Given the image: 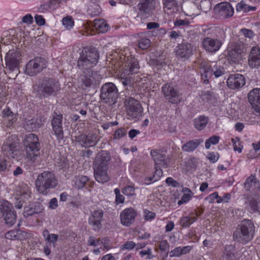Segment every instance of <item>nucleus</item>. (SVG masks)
Wrapping results in <instances>:
<instances>
[{
    "mask_svg": "<svg viewBox=\"0 0 260 260\" xmlns=\"http://www.w3.org/2000/svg\"><path fill=\"white\" fill-rule=\"evenodd\" d=\"M104 211L102 209L94 210L90 212L88 222L94 231H99L102 228Z\"/></svg>",
    "mask_w": 260,
    "mask_h": 260,
    "instance_id": "f8f14e48",
    "label": "nucleus"
},
{
    "mask_svg": "<svg viewBox=\"0 0 260 260\" xmlns=\"http://www.w3.org/2000/svg\"><path fill=\"white\" fill-rule=\"evenodd\" d=\"M150 155L154 160L155 166L159 168H167L169 166L170 159L168 157L160 150L153 149Z\"/></svg>",
    "mask_w": 260,
    "mask_h": 260,
    "instance_id": "2eb2a0df",
    "label": "nucleus"
},
{
    "mask_svg": "<svg viewBox=\"0 0 260 260\" xmlns=\"http://www.w3.org/2000/svg\"><path fill=\"white\" fill-rule=\"evenodd\" d=\"M111 159L110 153L107 151L102 150L97 154L93 162V168H108V164Z\"/></svg>",
    "mask_w": 260,
    "mask_h": 260,
    "instance_id": "412c9836",
    "label": "nucleus"
},
{
    "mask_svg": "<svg viewBox=\"0 0 260 260\" xmlns=\"http://www.w3.org/2000/svg\"><path fill=\"white\" fill-rule=\"evenodd\" d=\"M206 157L211 163H215L219 159V155L217 152H211L208 154Z\"/></svg>",
    "mask_w": 260,
    "mask_h": 260,
    "instance_id": "6e6d98bb",
    "label": "nucleus"
},
{
    "mask_svg": "<svg viewBox=\"0 0 260 260\" xmlns=\"http://www.w3.org/2000/svg\"><path fill=\"white\" fill-rule=\"evenodd\" d=\"M35 90L39 97H48L56 94L60 90V84L52 78H44L39 81Z\"/></svg>",
    "mask_w": 260,
    "mask_h": 260,
    "instance_id": "7ed1b4c3",
    "label": "nucleus"
},
{
    "mask_svg": "<svg viewBox=\"0 0 260 260\" xmlns=\"http://www.w3.org/2000/svg\"><path fill=\"white\" fill-rule=\"evenodd\" d=\"M99 59V54L94 48H85L78 61L77 65L96 64Z\"/></svg>",
    "mask_w": 260,
    "mask_h": 260,
    "instance_id": "6e6552de",
    "label": "nucleus"
},
{
    "mask_svg": "<svg viewBox=\"0 0 260 260\" xmlns=\"http://www.w3.org/2000/svg\"><path fill=\"white\" fill-rule=\"evenodd\" d=\"M220 137L213 135L207 139L205 141V146L207 149H209L211 145H216L219 143Z\"/></svg>",
    "mask_w": 260,
    "mask_h": 260,
    "instance_id": "a18cd8bd",
    "label": "nucleus"
},
{
    "mask_svg": "<svg viewBox=\"0 0 260 260\" xmlns=\"http://www.w3.org/2000/svg\"><path fill=\"white\" fill-rule=\"evenodd\" d=\"M26 157L32 162H35L40 154V144L37 136L34 134H28L24 140Z\"/></svg>",
    "mask_w": 260,
    "mask_h": 260,
    "instance_id": "20e7f679",
    "label": "nucleus"
},
{
    "mask_svg": "<svg viewBox=\"0 0 260 260\" xmlns=\"http://www.w3.org/2000/svg\"><path fill=\"white\" fill-rule=\"evenodd\" d=\"M169 248L170 244L167 240H162L159 242V248L161 251L167 252L168 253Z\"/></svg>",
    "mask_w": 260,
    "mask_h": 260,
    "instance_id": "13d9d810",
    "label": "nucleus"
},
{
    "mask_svg": "<svg viewBox=\"0 0 260 260\" xmlns=\"http://www.w3.org/2000/svg\"><path fill=\"white\" fill-rule=\"evenodd\" d=\"M63 25L67 29H71L74 25V21L70 16L64 17L62 20Z\"/></svg>",
    "mask_w": 260,
    "mask_h": 260,
    "instance_id": "09e8293b",
    "label": "nucleus"
},
{
    "mask_svg": "<svg viewBox=\"0 0 260 260\" xmlns=\"http://www.w3.org/2000/svg\"><path fill=\"white\" fill-rule=\"evenodd\" d=\"M42 122L40 119H32L27 122V126L30 131H34L42 125Z\"/></svg>",
    "mask_w": 260,
    "mask_h": 260,
    "instance_id": "a19ab883",
    "label": "nucleus"
},
{
    "mask_svg": "<svg viewBox=\"0 0 260 260\" xmlns=\"http://www.w3.org/2000/svg\"><path fill=\"white\" fill-rule=\"evenodd\" d=\"M235 247L232 244L226 245L224 247V254L229 258H232L236 255Z\"/></svg>",
    "mask_w": 260,
    "mask_h": 260,
    "instance_id": "37998d69",
    "label": "nucleus"
},
{
    "mask_svg": "<svg viewBox=\"0 0 260 260\" xmlns=\"http://www.w3.org/2000/svg\"><path fill=\"white\" fill-rule=\"evenodd\" d=\"M256 10V7L249 6L242 1L238 3L236 6V11L237 12L243 11L244 13H247L250 11H254Z\"/></svg>",
    "mask_w": 260,
    "mask_h": 260,
    "instance_id": "58836bf2",
    "label": "nucleus"
},
{
    "mask_svg": "<svg viewBox=\"0 0 260 260\" xmlns=\"http://www.w3.org/2000/svg\"><path fill=\"white\" fill-rule=\"evenodd\" d=\"M127 113L130 118L134 119L140 117L143 112V108L139 102L133 98H129L125 101Z\"/></svg>",
    "mask_w": 260,
    "mask_h": 260,
    "instance_id": "9b49d317",
    "label": "nucleus"
},
{
    "mask_svg": "<svg viewBox=\"0 0 260 260\" xmlns=\"http://www.w3.org/2000/svg\"><path fill=\"white\" fill-rule=\"evenodd\" d=\"M136 246V244L132 241H128L122 245L121 249L132 250Z\"/></svg>",
    "mask_w": 260,
    "mask_h": 260,
    "instance_id": "0e129e2a",
    "label": "nucleus"
},
{
    "mask_svg": "<svg viewBox=\"0 0 260 260\" xmlns=\"http://www.w3.org/2000/svg\"><path fill=\"white\" fill-rule=\"evenodd\" d=\"M203 212L202 209H193L191 210L188 215L183 216L179 220V224L183 228L189 227L197 220L198 217Z\"/></svg>",
    "mask_w": 260,
    "mask_h": 260,
    "instance_id": "ddd939ff",
    "label": "nucleus"
},
{
    "mask_svg": "<svg viewBox=\"0 0 260 260\" xmlns=\"http://www.w3.org/2000/svg\"><path fill=\"white\" fill-rule=\"evenodd\" d=\"M241 31L243 34L244 36L249 39H251L254 36V33L253 31L250 29L246 28H242L241 29Z\"/></svg>",
    "mask_w": 260,
    "mask_h": 260,
    "instance_id": "774afa93",
    "label": "nucleus"
},
{
    "mask_svg": "<svg viewBox=\"0 0 260 260\" xmlns=\"http://www.w3.org/2000/svg\"><path fill=\"white\" fill-rule=\"evenodd\" d=\"M92 186V182L90 178L84 175L76 176L74 179V186L78 189H82L83 188H88Z\"/></svg>",
    "mask_w": 260,
    "mask_h": 260,
    "instance_id": "b1692460",
    "label": "nucleus"
},
{
    "mask_svg": "<svg viewBox=\"0 0 260 260\" xmlns=\"http://www.w3.org/2000/svg\"><path fill=\"white\" fill-rule=\"evenodd\" d=\"M126 135V130L124 128H119L117 129L114 134V138L120 139Z\"/></svg>",
    "mask_w": 260,
    "mask_h": 260,
    "instance_id": "bf43d9fd",
    "label": "nucleus"
},
{
    "mask_svg": "<svg viewBox=\"0 0 260 260\" xmlns=\"http://www.w3.org/2000/svg\"><path fill=\"white\" fill-rule=\"evenodd\" d=\"M203 142L202 139L190 140L185 142L181 147L183 152L190 153L195 151L199 145Z\"/></svg>",
    "mask_w": 260,
    "mask_h": 260,
    "instance_id": "cd10ccee",
    "label": "nucleus"
},
{
    "mask_svg": "<svg viewBox=\"0 0 260 260\" xmlns=\"http://www.w3.org/2000/svg\"><path fill=\"white\" fill-rule=\"evenodd\" d=\"M255 231L253 222L249 219H244L234 232L233 239L238 242L246 244L253 238Z\"/></svg>",
    "mask_w": 260,
    "mask_h": 260,
    "instance_id": "f257e3e1",
    "label": "nucleus"
},
{
    "mask_svg": "<svg viewBox=\"0 0 260 260\" xmlns=\"http://www.w3.org/2000/svg\"><path fill=\"white\" fill-rule=\"evenodd\" d=\"M200 96L205 102L212 103L216 99V94L212 91H204L201 92Z\"/></svg>",
    "mask_w": 260,
    "mask_h": 260,
    "instance_id": "e433bc0d",
    "label": "nucleus"
},
{
    "mask_svg": "<svg viewBox=\"0 0 260 260\" xmlns=\"http://www.w3.org/2000/svg\"><path fill=\"white\" fill-rule=\"evenodd\" d=\"M161 91L164 98L172 104H177L181 102V93L178 88L171 83H166L162 85Z\"/></svg>",
    "mask_w": 260,
    "mask_h": 260,
    "instance_id": "423d86ee",
    "label": "nucleus"
},
{
    "mask_svg": "<svg viewBox=\"0 0 260 260\" xmlns=\"http://www.w3.org/2000/svg\"><path fill=\"white\" fill-rule=\"evenodd\" d=\"M226 84L231 89L237 90L245 84V81L243 76L240 74H232L228 78Z\"/></svg>",
    "mask_w": 260,
    "mask_h": 260,
    "instance_id": "a211bd4d",
    "label": "nucleus"
},
{
    "mask_svg": "<svg viewBox=\"0 0 260 260\" xmlns=\"http://www.w3.org/2000/svg\"><path fill=\"white\" fill-rule=\"evenodd\" d=\"M19 194L25 199H28L30 197L31 191L30 187L24 183H21L19 185L18 190Z\"/></svg>",
    "mask_w": 260,
    "mask_h": 260,
    "instance_id": "c9c22d12",
    "label": "nucleus"
},
{
    "mask_svg": "<svg viewBox=\"0 0 260 260\" xmlns=\"http://www.w3.org/2000/svg\"><path fill=\"white\" fill-rule=\"evenodd\" d=\"M191 196L189 193H184L181 197V200L178 202L179 205L185 204L189 201L191 199Z\"/></svg>",
    "mask_w": 260,
    "mask_h": 260,
    "instance_id": "e2e57ef3",
    "label": "nucleus"
},
{
    "mask_svg": "<svg viewBox=\"0 0 260 260\" xmlns=\"http://www.w3.org/2000/svg\"><path fill=\"white\" fill-rule=\"evenodd\" d=\"M219 11V14L221 16L225 18L232 17L234 14V8L232 5L227 2L221 3L216 5V8Z\"/></svg>",
    "mask_w": 260,
    "mask_h": 260,
    "instance_id": "bb28decb",
    "label": "nucleus"
},
{
    "mask_svg": "<svg viewBox=\"0 0 260 260\" xmlns=\"http://www.w3.org/2000/svg\"><path fill=\"white\" fill-rule=\"evenodd\" d=\"M122 192L127 196L132 197L136 196L135 189L131 185H127L123 188Z\"/></svg>",
    "mask_w": 260,
    "mask_h": 260,
    "instance_id": "864d4df0",
    "label": "nucleus"
},
{
    "mask_svg": "<svg viewBox=\"0 0 260 260\" xmlns=\"http://www.w3.org/2000/svg\"><path fill=\"white\" fill-rule=\"evenodd\" d=\"M256 178L253 175L248 177L244 183V188L246 190H249L252 187V185L256 183Z\"/></svg>",
    "mask_w": 260,
    "mask_h": 260,
    "instance_id": "8fccbe9b",
    "label": "nucleus"
},
{
    "mask_svg": "<svg viewBox=\"0 0 260 260\" xmlns=\"http://www.w3.org/2000/svg\"><path fill=\"white\" fill-rule=\"evenodd\" d=\"M20 231L17 230H11L7 232L5 237L10 240H16L19 238Z\"/></svg>",
    "mask_w": 260,
    "mask_h": 260,
    "instance_id": "3c124183",
    "label": "nucleus"
},
{
    "mask_svg": "<svg viewBox=\"0 0 260 260\" xmlns=\"http://www.w3.org/2000/svg\"><path fill=\"white\" fill-rule=\"evenodd\" d=\"M212 71L216 78L219 77L225 73V71L222 66H219L218 67L216 66V68L212 69Z\"/></svg>",
    "mask_w": 260,
    "mask_h": 260,
    "instance_id": "5fc2aeb1",
    "label": "nucleus"
},
{
    "mask_svg": "<svg viewBox=\"0 0 260 260\" xmlns=\"http://www.w3.org/2000/svg\"><path fill=\"white\" fill-rule=\"evenodd\" d=\"M57 185V179L54 174L50 171H44L39 174L36 180V188L43 194H47L50 189L55 188Z\"/></svg>",
    "mask_w": 260,
    "mask_h": 260,
    "instance_id": "f03ea898",
    "label": "nucleus"
},
{
    "mask_svg": "<svg viewBox=\"0 0 260 260\" xmlns=\"http://www.w3.org/2000/svg\"><path fill=\"white\" fill-rule=\"evenodd\" d=\"M209 118L205 115H200L193 120V125L198 131L204 129L207 125Z\"/></svg>",
    "mask_w": 260,
    "mask_h": 260,
    "instance_id": "7c9ffc66",
    "label": "nucleus"
},
{
    "mask_svg": "<svg viewBox=\"0 0 260 260\" xmlns=\"http://www.w3.org/2000/svg\"><path fill=\"white\" fill-rule=\"evenodd\" d=\"M3 114L4 117H8L9 118V122L8 125L9 126L13 124V123L16 121V118L14 114V113L11 111L10 108L9 107H7L5 108L3 111Z\"/></svg>",
    "mask_w": 260,
    "mask_h": 260,
    "instance_id": "79ce46f5",
    "label": "nucleus"
},
{
    "mask_svg": "<svg viewBox=\"0 0 260 260\" xmlns=\"http://www.w3.org/2000/svg\"><path fill=\"white\" fill-rule=\"evenodd\" d=\"M139 66H124L118 74L119 78L129 77V76L139 72Z\"/></svg>",
    "mask_w": 260,
    "mask_h": 260,
    "instance_id": "2f4dec72",
    "label": "nucleus"
},
{
    "mask_svg": "<svg viewBox=\"0 0 260 260\" xmlns=\"http://www.w3.org/2000/svg\"><path fill=\"white\" fill-rule=\"evenodd\" d=\"M248 99L254 110L260 114V88H255L250 90Z\"/></svg>",
    "mask_w": 260,
    "mask_h": 260,
    "instance_id": "4be33fe9",
    "label": "nucleus"
},
{
    "mask_svg": "<svg viewBox=\"0 0 260 260\" xmlns=\"http://www.w3.org/2000/svg\"><path fill=\"white\" fill-rule=\"evenodd\" d=\"M0 218H3L7 224L13 225L16 220V214L12 205L8 202L0 201Z\"/></svg>",
    "mask_w": 260,
    "mask_h": 260,
    "instance_id": "0eeeda50",
    "label": "nucleus"
},
{
    "mask_svg": "<svg viewBox=\"0 0 260 260\" xmlns=\"http://www.w3.org/2000/svg\"><path fill=\"white\" fill-rule=\"evenodd\" d=\"M51 126L53 134L58 141L64 138L62 127V115L54 111L52 115Z\"/></svg>",
    "mask_w": 260,
    "mask_h": 260,
    "instance_id": "9d476101",
    "label": "nucleus"
},
{
    "mask_svg": "<svg viewBox=\"0 0 260 260\" xmlns=\"http://www.w3.org/2000/svg\"><path fill=\"white\" fill-rule=\"evenodd\" d=\"M46 61L44 58L37 57L34 59L30 60L27 65H40V64H45Z\"/></svg>",
    "mask_w": 260,
    "mask_h": 260,
    "instance_id": "4d7b16f0",
    "label": "nucleus"
},
{
    "mask_svg": "<svg viewBox=\"0 0 260 260\" xmlns=\"http://www.w3.org/2000/svg\"><path fill=\"white\" fill-rule=\"evenodd\" d=\"M108 169L93 168L94 176L98 182L105 183L110 180V177L108 173Z\"/></svg>",
    "mask_w": 260,
    "mask_h": 260,
    "instance_id": "a878e982",
    "label": "nucleus"
},
{
    "mask_svg": "<svg viewBox=\"0 0 260 260\" xmlns=\"http://www.w3.org/2000/svg\"><path fill=\"white\" fill-rule=\"evenodd\" d=\"M230 52H234L241 55H246L247 49L245 45L241 42H235L232 45V48Z\"/></svg>",
    "mask_w": 260,
    "mask_h": 260,
    "instance_id": "72a5a7b5",
    "label": "nucleus"
},
{
    "mask_svg": "<svg viewBox=\"0 0 260 260\" xmlns=\"http://www.w3.org/2000/svg\"><path fill=\"white\" fill-rule=\"evenodd\" d=\"M245 55L238 53H235L234 52H229L228 60L230 63L242 64L240 62Z\"/></svg>",
    "mask_w": 260,
    "mask_h": 260,
    "instance_id": "4c0bfd02",
    "label": "nucleus"
},
{
    "mask_svg": "<svg viewBox=\"0 0 260 260\" xmlns=\"http://www.w3.org/2000/svg\"><path fill=\"white\" fill-rule=\"evenodd\" d=\"M19 67L22 68L25 73L29 76H34L43 70L42 66H6V69L18 71L20 69Z\"/></svg>",
    "mask_w": 260,
    "mask_h": 260,
    "instance_id": "5701e85b",
    "label": "nucleus"
},
{
    "mask_svg": "<svg viewBox=\"0 0 260 260\" xmlns=\"http://www.w3.org/2000/svg\"><path fill=\"white\" fill-rule=\"evenodd\" d=\"M137 211L133 208H127L123 210L120 214L121 224L126 226H129L135 220Z\"/></svg>",
    "mask_w": 260,
    "mask_h": 260,
    "instance_id": "dca6fc26",
    "label": "nucleus"
},
{
    "mask_svg": "<svg viewBox=\"0 0 260 260\" xmlns=\"http://www.w3.org/2000/svg\"><path fill=\"white\" fill-rule=\"evenodd\" d=\"M144 216L146 220H151L155 218L156 214L148 210L144 211Z\"/></svg>",
    "mask_w": 260,
    "mask_h": 260,
    "instance_id": "052dcab7",
    "label": "nucleus"
},
{
    "mask_svg": "<svg viewBox=\"0 0 260 260\" xmlns=\"http://www.w3.org/2000/svg\"><path fill=\"white\" fill-rule=\"evenodd\" d=\"M88 14L91 16H95L101 12V9L99 5L90 6L87 9Z\"/></svg>",
    "mask_w": 260,
    "mask_h": 260,
    "instance_id": "49530a36",
    "label": "nucleus"
},
{
    "mask_svg": "<svg viewBox=\"0 0 260 260\" xmlns=\"http://www.w3.org/2000/svg\"><path fill=\"white\" fill-rule=\"evenodd\" d=\"M250 206L253 211L260 212V198L256 197L250 202Z\"/></svg>",
    "mask_w": 260,
    "mask_h": 260,
    "instance_id": "de8ad7c7",
    "label": "nucleus"
},
{
    "mask_svg": "<svg viewBox=\"0 0 260 260\" xmlns=\"http://www.w3.org/2000/svg\"><path fill=\"white\" fill-rule=\"evenodd\" d=\"M96 72L92 71L91 68L84 69L83 74L80 77L81 86L83 89L89 87L93 84Z\"/></svg>",
    "mask_w": 260,
    "mask_h": 260,
    "instance_id": "6ab92c4d",
    "label": "nucleus"
},
{
    "mask_svg": "<svg viewBox=\"0 0 260 260\" xmlns=\"http://www.w3.org/2000/svg\"><path fill=\"white\" fill-rule=\"evenodd\" d=\"M166 183L169 185L174 187L179 186V183L172 177H168L166 180Z\"/></svg>",
    "mask_w": 260,
    "mask_h": 260,
    "instance_id": "69168bd1",
    "label": "nucleus"
},
{
    "mask_svg": "<svg viewBox=\"0 0 260 260\" xmlns=\"http://www.w3.org/2000/svg\"><path fill=\"white\" fill-rule=\"evenodd\" d=\"M199 164V159L195 157H191L185 161V166L189 171L195 170Z\"/></svg>",
    "mask_w": 260,
    "mask_h": 260,
    "instance_id": "ea45409f",
    "label": "nucleus"
},
{
    "mask_svg": "<svg viewBox=\"0 0 260 260\" xmlns=\"http://www.w3.org/2000/svg\"><path fill=\"white\" fill-rule=\"evenodd\" d=\"M101 99L106 103L112 105L115 104L118 96L116 86L112 83L104 84L101 89Z\"/></svg>",
    "mask_w": 260,
    "mask_h": 260,
    "instance_id": "39448f33",
    "label": "nucleus"
},
{
    "mask_svg": "<svg viewBox=\"0 0 260 260\" xmlns=\"http://www.w3.org/2000/svg\"><path fill=\"white\" fill-rule=\"evenodd\" d=\"M164 9L171 13H177L179 10L180 5L176 0H162Z\"/></svg>",
    "mask_w": 260,
    "mask_h": 260,
    "instance_id": "473e14b6",
    "label": "nucleus"
},
{
    "mask_svg": "<svg viewBox=\"0 0 260 260\" xmlns=\"http://www.w3.org/2000/svg\"><path fill=\"white\" fill-rule=\"evenodd\" d=\"M155 8V0H140L138 5L139 14L145 17L152 15Z\"/></svg>",
    "mask_w": 260,
    "mask_h": 260,
    "instance_id": "4468645a",
    "label": "nucleus"
},
{
    "mask_svg": "<svg viewBox=\"0 0 260 260\" xmlns=\"http://www.w3.org/2000/svg\"><path fill=\"white\" fill-rule=\"evenodd\" d=\"M138 45L140 49H147L150 46L151 41L146 37H141L138 40Z\"/></svg>",
    "mask_w": 260,
    "mask_h": 260,
    "instance_id": "c03bdc74",
    "label": "nucleus"
},
{
    "mask_svg": "<svg viewBox=\"0 0 260 260\" xmlns=\"http://www.w3.org/2000/svg\"><path fill=\"white\" fill-rule=\"evenodd\" d=\"M181 255V246L177 247L170 252V257H180Z\"/></svg>",
    "mask_w": 260,
    "mask_h": 260,
    "instance_id": "680f3d73",
    "label": "nucleus"
},
{
    "mask_svg": "<svg viewBox=\"0 0 260 260\" xmlns=\"http://www.w3.org/2000/svg\"><path fill=\"white\" fill-rule=\"evenodd\" d=\"M34 210H35V209H34L32 207H25L24 208V216L25 217H28L29 216L34 215Z\"/></svg>",
    "mask_w": 260,
    "mask_h": 260,
    "instance_id": "338daca9",
    "label": "nucleus"
},
{
    "mask_svg": "<svg viewBox=\"0 0 260 260\" xmlns=\"http://www.w3.org/2000/svg\"><path fill=\"white\" fill-rule=\"evenodd\" d=\"M2 150L8 157L12 158H16L19 152L17 143L9 138L4 142L2 146Z\"/></svg>",
    "mask_w": 260,
    "mask_h": 260,
    "instance_id": "aec40b11",
    "label": "nucleus"
},
{
    "mask_svg": "<svg viewBox=\"0 0 260 260\" xmlns=\"http://www.w3.org/2000/svg\"><path fill=\"white\" fill-rule=\"evenodd\" d=\"M197 10L196 6L192 4L190 5L188 8L185 9V11L184 13L187 16H195L198 15V14L196 13V11Z\"/></svg>",
    "mask_w": 260,
    "mask_h": 260,
    "instance_id": "603ef678",
    "label": "nucleus"
},
{
    "mask_svg": "<svg viewBox=\"0 0 260 260\" xmlns=\"http://www.w3.org/2000/svg\"><path fill=\"white\" fill-rule=\"evenodd\" d=\"M249 65H260V48L258 46L252 47L248 57Z\"/></svg>",
    "mask_w": 260,
    "mask_h": 260,
    "instance_id": "c756f323",
    "label": "nucleus"
},
{
    "mask_svg": "<svg viewBox=\"0 0 260 260\" xmlns=\"http://www.w3.org/2000/svg\"><path fill=\"white\" fill-rule=\"evenodd\" d=\"M100 140V137L91 132L87 134H82L75 137V141L82 147L85 148L95 146Z\"/></svg>",
    "mask_w": 260,
    "mask_h": 260,
    "instance_id": "1a4fd4ad",
    "label": "nucleus"
},
{
    "mask_svg": "<svg viewBox=\"0 0 260 260\" xmlns=\"http://www.w3.org/2000/svg\"><path fill=\"white\" fill-rule=\"evenodd\" d=\"M222 42L220 40L207 37L202 41V46L208 52L215 53L221 47Z\"/></svg>",
    "mask_w": 260,
    "mask_h": 260,
    "instance_id": "f3484780",
    "label": "nucleus"
},
{
    "mask_svg": "<svg viewBox=\"0 0 260 260\" xmlns=\"http://www.w3.org/2000/svg\"><path fill=\"white\" fill-rule=\"evenodd\" d=\"M21 54L17 49L10 50L5 57L6 65H18Z\"/></svg>",
    "mask_w": 260,
    "mask_h": 260,
    "instance_id": "393cba45",
    "label": "nucleus"
},
{
    "mask_svg": "<svg viewBox=\"0 0 260 260\" xmlns=\"http://www.w3.org/2000/svg\"><path fill=\"white\" fill-rule=\"evenodd\" d=\"M193 47L189 43H182L178 46L176 54L181 58H187L191 54Z\"/></svg>",
    "mask_w": 260,
    "mask_h": 260,
    "instance_id": "c85d7f7f",
    "label": "nucleus"
},
{
    "mask_svg": "<svg viewBox=\"0 0 260 260\" xmlns=\"http://www.w3.org/2000/svg\"><path fill=\"white\" fill-rule=\"evenodd\" d=\"M94 26L98 31L102 33L107 32L109 27L106 22L103 19L95 20Z\"/></svg>",
    "mask_w": 260,
    "mask_h": 260,
    "instance_id": "f704fd0d",
    "label": "nucleus"
}]
</instances>
